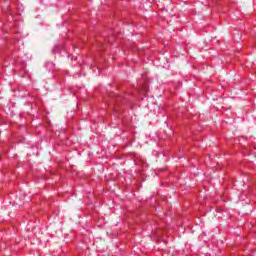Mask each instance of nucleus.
I'll return each instance as SVG.
<instances>
[{
    "label": "nucleus",
    "mask_w": 256,
    "mask_h": 256,
    "mask_svg": "<svg viewBox=\"0 0 256 256\" xmlns=\"http://www.w3.org/2000/svg\"><path fill=\"white\" fill-rule=\"evenodd\" d=\"M46 67H53V63L48 62V63L46 64Z\"/></svg>",
    "instance_id": "nucleus-1"
},
{
    "label": "nucleus",
    "mask_w": 256,
    "mask_h": 256,
    "mask_svg": "<svg viewBox=\"0 0 256 256\" xmlns=\"http://www.w3.org/2000/svg\"><path fill=\"white\" fill-rule=\"evenodd\" d=\"M69 57H71V55H68V59H69Z\"/></svg>",
    "instance_id": "nucleus-2"
}]
</instances>
